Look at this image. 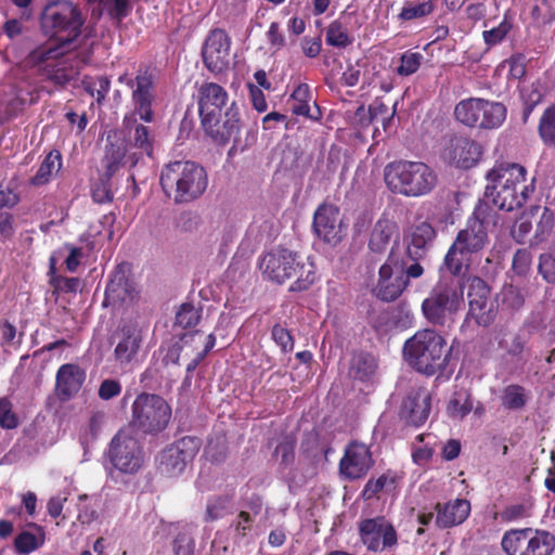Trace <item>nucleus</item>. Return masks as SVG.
Instances as JSON below:
<instances>
[{
	"label": "nucleus",
	"instance_id": "nucleus-8",
	"mask_svg": "<svg viewBox=\"0 0 555 555\" xmlns=\"http://www.w3.org/2000/svg\"><path fill=\"white\" fill-rule=\"evenodd\" d=\"M463 304V292L452 281L438 282L423 300L421 310L425 320L433 326L450 328Z\"/></svg>",
	"mask_w": 555,
	"mask_h": 555
},
{
	"label": "nucleus",
	"instance_id": "nucleus-15",
	"mask_svg": "<svg viewBox=\"0 0 555 555\" xmlns=\"http://www.w3.org/2000/svg\"><path fill=\"white\" fill-rule=\"evenodd\" d=\"M361 542L371 552H382L398 543V534L393 525L384 516L366 518L359 522Z\"/></svg>",
	"mask_w": 555,
	"mask_h": 555
},
{
	"label": "nucleus",
	"instance_id": "nucleus-6",
	"mask_svg": "<svg viewBox=\"0 0 555 555\" xmlns=\"http://www.w3.org/2000/svg\"><path fill=\"white\" fill-rule=\"evenodd\" d=\"M160 185L176 204H186L196 201L206 192L208 175L203 166L194 162L177 160L163 168Z\"/></svg>",
	"mask_w": 555,
	"mask_h": 555
},
{
	"label": "nucleus",
	"instance_id": "nucleus-27",
	"mask_svg": "<svg viewBox=\"0 0 555 555\" xmlns=\"http://www.w3.org/2000/svg\"><path fill=\"white\" fill-rule=\"evenodd\" d=\"M437 512L436 525L441 529L452 528L463 524L470 513V503L465 499H455L444 504L435 505Z\"/></svg>",
	"mask_w": 555,
	"mask_h": 555
},
{
	"label": "nucleus",
	"instance_id": "nucleus-31",
	"mask_svg": "<svg viewBox=\"0 0 555 555\" xmlns=\"http://www.w3.org/2000/svg\"><path fill=\"white\" fill-rule=\"evenodd\" d=\"M528 544L520 555H551L555 550V537L548 531L532 529Z\"/></svg>",
	"mask_w": 555,
	"mask_h": 555
},
{
	"label": "nucleus",
	"instance_id": "nucleus-9",
	"mask_svg": "<svg viewBox=\"0 0 555 555\" xmlns=\"http://www.w3.org/2000/svg\"><path fill=\"white\" fill-rule=\"evenodd\" d=\"M172 410L159 395L141 392L132 402L130 425L144 436L155 437L169 425Z\"/></svg>",
	"mask_w": 555,
	"mask_h": 555
},
{
	"label": "nucleus",
	"instance_id": "nucleus-18",
	"mask_svg": "<svg viewBox=\"0 0 555 555\" xmlns=\"http://www.w3.org/2000/svg\"><path fill=\"white\" fill-rule=\"evenodd\" d=\"M374 460L370 447L358 440L350 441L339 461V474L347 480L360 479L373 467Z\"/></svg>",
	"mask_w": 555,
	"mask_h": 555
},
{
	"label": "nucleus",
	"instance_id": "nucleus-22",
	"mask_svg": "<svg viewBox=\"0 0 555 555\" xmlns=\"http://www.w3.org/2000/svg\"><path fill=\"white\" fill-rule=\"evenodd\" d=\"M238 108L235 102L228 106L224 113H218L214 119L208 122L207 119H202V125L205 131L219 143H228L229 140L236 135L240 131V117Z\"/></svg>",
	"mask_w": 555,
	"mask_h": 555
},
{
	"label": "nucleus",
	"instance_id": "nucleus-7",
	"mask_svg": "<svg viewBox=\"0 0 555 555\" xmlns=\"http://www.w3.org/2000/svg\"><path fill=\"white\" fill-rule=\"evenodd\" d=\"M385 182L399 194L418 197L430 193L438 177L434 169L423 162H395L385 168Z\"/></svg>",
	"mask_w": 555,
	"mask_h": 555
},
{
	"label": "nucleus",
	"instance_id": "nucleus-57",
	"mask_svg": "<svg viewBox=\"0 0 555 555\" xmlns=\"http://www.w3.org/2000/svg\"><path fill=\"white\" fill-rule=\"evenodd\" d=\"M370 324L377 333H386L391 326L390 312L386 309L372 310L369 314Z\"/></svg>",
	"mask_w": 555,
	"mask_h": 555
},
{
	"label": "nucleus",
	"instance_id": "nucleus-20",
	"mask_svg": "<svg viewBox=\"0 0 555 555\" xmlns=\"http://www.w3.org/2000/svg\"><path fill=\"white\" fill-rule=\"evenodd\" d=\"M231 40L222 29H214L205 40L203 60L207 69L220 74L230 63Z\"/></svg>",
	"mask_w": 555,
	"mask_h": 555
},
{
	"label": "nucleus",
	"instance_id": "nucleus-39",
	"mask_svg": "<svg viewBox=\"0 0 555 555\" xmlns=\"http://www.w3.org/2000/svg\"><path fill=\"white\" fill-rule=\"evenodd\" d=\"M311 94L307 85H299L291 95V109L295 115L315 118L310 114Z\"/></svg>",
	"mask_w": 555,
	"mask_h": 555
},
{
	"label": "nucleus",
	"instance_id": "nucleus-64",
	"mask_svg": "<svg viewBox=\"0 0 555 555\" xmlns=\"http://www.w3.org/2000/svg\"><path fill=\"white\" fill-rule=\"evenodd\" d=\"M102 421H103V415L101 413L92 414L91 417L89 418L86 434L83 435V437H81V439H83V441H86V442L89 440L88 436H90V438L92 440L96 439L99 431L101 429V426H102Z\"/></svg>",
	"mask_w": 555,
	"mask_h": 555
},
{
	"label": "nucleus",
	"instance_id": "nucleus-23",
	"mask_svg": "<svg viewBox=\"0 0 555 555\" xmlns=\"http://www.w3.org/2000/svg\"><path fill=\"white\" fill-rule=\"evenodd\" d=\"M431 410V396L426 388L409 392L403 400L400 416L411 426L420 427L428 420Z\"/></svg>",
	"mask_w": 555,
	"mask_h": 555
},
{
	"label": "nucleus",
	"instance_id": "nucleus-26",
	"mask_svg": "<svg viewBox=\"0 0 555 555\" xmlns=\"http://www.w3.org/2000/svg\"><path fill=\"white\" fill-rule=\"evenodd\" d=\"M339 208L334 204H321L313 215V229L317 237L324 243L339 241Z\"/></svg>",
	"mask_w": 555,
	"mask_h": 555
},
{
	"label": "nucleus",
	"instance_id": "nucleus-55",
	"mask_svg": "<svg viewBox=\"0 0 555 555\" xmlns=\"http://www.w3.org/2000/svg\"><path fill=\"white\" fill-rule=\"evenodd\" d=\"M423 56L420 53L405 52L401 55V64L398 67V74L409 76L414 74L421 66Z\"/></svg>",
	"mask_w": 555,
	"mask_h": 555
},
{
	"label": "nucleus",
	"instance_id": "nucleus-37",
	"mask_svg": "<svg viewBox=\"0 0 555 555\" xmlns=\"http://www.w3.org/2000/svg\"><path fill=\"white\" fill-rule=\"evenodd\" d=\"M375 361L369 353H360L352 358L349 375L358 380H367L375 373Z\"/></svg>",
	"mask_w": 555,
	"mask_h": 555
},
{
	"label": "nucleus",
	"instance_id": "nucleus-24",
	"mask_svg": "<svg viewBox=\"0 0 555 555\" xmlns=\"http://www.w3.org/2000/svg\"><path fill=\"white\" fill-rule=\"evenodd\" d=\"M229 94L227 90L211 81H204L198 87V111L201 119H207L210 122L216 114L221 113L227 108Z\"/></svg>",
	"mask_w": 555,
	"mask_h": 555
},
{
	"label": "nucleus",
	"instance_id": "nucleus-12",
	"mask_svg": "<svg viewBox=\"0 0 555 555\" xmlns=\"http://www.w3.org/2000/svg\"><path fill=\"white\" fill-rule=\"evenodd\" d=\"M143 341L144 336L140 327L132 324L122 325L111 338V345L114 346L112 361L125 372L132 371L140 361Z\"/></svg>",
	"mask_w": 555,
	"mask_h": 555
},
{
	"label": "nucleus",
	"instance_id": "nucleus-49",
	"mask_svg": "<svg viewBox=\"0 0 555 555\" xmlns=\"http://www.w3.org/2000/svg\"><path fill=\"white\" fill-rule=\"evenodd\" d=\"M388 482L393 483L395 480L389 478L387 474H383L376 479H369L362 490V498L364 500H372L376 498L385 489Z\"/></svg>",
	"mask_w": 555,
	"mask_h": 555
},
{
	"label": "nucleus",
	"instance_id": "nucleus-61",
	"mask_svg": "<svg viewBox=\"0 0 555 555\" xmlns=\"http://www.w3.org/2000/svg\"><path fill=\"white\" fill-rule=\"evenodd\" d=\"M509 67V75L515 79H520L526 74V60L521 54L513 55L506 61Z\"/></svg>",
	"mask_w": 555,
	"mask_h": 555
},
{
	"label": "nucleus",
	"instance_id": "nucleus-17",
	"mask_svg": "<svg viewBox=\"0 0 555 555\" xmlns=\"http://www.w3.org/2000/svg\"><path fill=\"white\" fill-rule=\"evenodd\" d=\"M118 81L132 89L133 115L138 114L141 120L152 122L154 120L152 104L155 99L152 75L146 72L139 73L134 79H131L127 74H124L119 76Z\"/></svg>",
	"mask_w": 555,
	"mask_h": 555
},
{
	"label": "nucleus",
	"instance_id": "nucleus-32",
	"mask_svg": "<svg viewBox=\"0 0 555 555\" xmlns=\"http://www.w3.org/2000/svg\"><path fill=\"white\" fill-rule=\"evenodd\" d=\"M500 400L505 410L520 411L528 403L529 392L519 384H511L502 389Z\"/></svg>",
	"mask_w": 555,
	"mask_h": 555
},
{
	"label": "nucleus",
	"instance_id": "nucleus-14",
	"mask_svg": "<svg viewBox=\"0 0 555 555\" xmlns=\"http://www.w3.org/2000/svg\"><path fill=\"white\" fill-rule=\"evenodd\" d=\"M409 281L404 279V267L399 263L395 253H389L386 262L379 268L375 294L385 302L397 300L408 288Z\"/></svg>",
	"mask_w": 555,
	"mask_h": 555
},
{
	"label": "nucleus",
	"instance_id": "nucleus-46",
	"mask_svg": "<svg viewBox=\"0 0 555 555\" xmlns=\"http://www.w3.org/2000/svg\"><path fill=\"white\" fill-rule=\"evenodd\" d=\"M434 10L431 1L422 3L406 2L402 8L399 17L401 20L410 21L429 15Z\"/></svg>",
	"mask_w": 555,
	"mask_h": 555
},
{
	"label": "nucleus",
	"instance_id": "nucleus-60",
	"mask_svg": "<svg viewBox=\"0 0 555 555\" xmlns=\"http://www.w3.org/2000/svg\"><path fill=\"white\" fill-rule=\"evenodd\" d=\"M531 228V221L521 217L511 228V237L516 243H519L530 232Z\"/></svg>",
	"mask_w": 555,
	"mask_h": 555
},
{
	"label": "nucleus",
	"instance_id": "nucleus-59",
	"mask_svg": "<svg viewBox=\"0 0 555 555\" xmlns=\"http://www.w3.org/2000/svg\"><path fill=\"white\" fill-rule=\"evenodd\" d=\"M509 30V25L502 22L498 27L483 31L482 36L488 46H494L501 42Z\"/></svg>",
	"mask_w": 555,
	"mask_h": 555
},
{
	"label": "nucleus",
	"instance_id": "nucleus-58",
	"mask_svg": "<svg viewBox=\"0 0 555 555\" xmlns=\"http://www.w3.org/2000/svg\"><path fill=\"white\" fill-rule=\"evenodd\" d=\"M554 227V216L553 212L544 208L540 220L537 224V231H535V237L540 241H544L547 238L550 233L552 232V229Z\"/></svg>",
	"mask_w": 555,
	"mask_h": 555
},
{
	"label": "nucleus",
	"instance_id": "nucleus-56",
	"mask_svg": "<svg viewBox=\"0 0 555 555\" xmlns=\"http://www.w3.org/2000/svg\"><path fill=\"white\" fill-rule=\"evenodd\" d=\"M121 383L114 378H106L101 382L98 396L103 401H108L113 398L118 397L121 393Z\"/></svg>",
	"mask_w": 555,
	"mask_h": 555
},
{
	"label": "nucleus",
	"instance_id": "nucleus-33",
	"mask_svg": "<svg viewBox=\"0 0 555 555\" xmlns=\"http://www.w3.org/2000/svg\"><path fill=\"white\" fill-rule=\"evenodd\" d=\"M234 491H230L220 495H214L207 500L206 511L204 515L205 521H215L223 518L230 513L233 504Z\"/></svg>",
	"mask_w": 555,
	"mask_h": 555
},
{
	"label": "nucleus",
	"instance_id": "nucleus-11",
	"mask_svg": "<svg viewBox=\"0 0 555 555\" xmlns=\"http://www.w3.org/2000/svg\"><path fill=\"white\" fill-rule=\"evenodd\" d=\"M454 116L466 127L490 130L502 126L506 118V108L499 102L470 98L456 104Z\"/></svg>",
	"mask_w": 555,
	"mask_h": 555
},
{
	"label": "nucleus",
	"instance_id": "nucleus-52",
	"mask_svg": "<svg viewBox=\"0 0 555 555\" xmlns=\"http://www.w3.org/2000/svg\"><path fill=\"white\" fill-rule=\"evenodd\" d=\"M175 555H194L195 541L189 531L179 532L172 541Z\"/></svg>",
	"mask_w": 555,
	"mask_h": 555
},
{
	"label": "nucleus",
	"instance_id": "nucleus-28",
	"mask_svg": "<svg viewBox=\"0 0 555 555\" xmlns=\"http://www.w3.org/2000/svg\"><path fill=\"white\" fill-rule=\"evenodd\" d=\"M132 266L131 263L124 261L120 262L114 271L113 278L108 282L105 291L107 298L118 299L125 301L130 293V279Z\"/></svg>",
	"mask_w": 555,
	"mask_h": 555
},
{
	"label": "nucleus",
	"instance_id": "nucleus-53",
	"mask_svg": "<svg viewBox=\"0 0 555 555\" xmlns=\"http://www.w3.org/2000/svg\"><path fill=\"white\" fill-rule=\"evenodd\" d=\"M532 533V528H525L506 532L502 539V547L508 555H515L517 543L521 538L527 539Z\"/></svg>",
	"mask_w": 555,
	"mask_h": 555
},
{
	"label": "nucleus",
	"instance_id": "nucleus-43",
	"mask_svg": "<svg viewBox=\"0 0 555 555\" xmlns=\"http://www.w3.org/2000/svg\"><path fill=\"white\" fill-rule=\"evenodd\" d=\"M326 42L333 47L345 48L352 42V38L340 22L334 21L327 27Z\"/></svg>",
	"mask_w": 555,
	"mask_h": 555
},
{
	"label": "nucleus",
	"instance_id": "nucleus-38",
	"mask_svg": "<svg viewBox=\"0 0 555 555\" xmlns=\"http://www.w3.org/2000/svg\"><path fill=\"white\" fill-rule=\"evenodd\" d=\"M399 236V229L396 222L383 217L374 225L371 243H388L390 241L397 243Z\"/></svg>",
	"mask_w": 555,
	"mask_h": 555
},
{
	"label": "nucleus",
	"instance_id": "nucleus-62",
	"mask_svg": "<svg viewBox=\"0 0 555 555\" xmlns=\"http://www.w3.org/2000/svg\"><path fill=\"white\" fill-rule=\"evenodd\" d=\"M103 8L107 9L114 17L121 18L128 14L129 2L128 0H107Z\"/></svg>",
	"mask_w": 555,
	"mask_h": 555
},
{
	"label": "nucleus",
	"instance_id": "nucleus-21",
	"mask_svg": "<svg viewBox=\"0 0 555 555\" xmlns=\"http://www.w3.org/2000/svg\"><path fill=\"white\" fill-rule=\"evenodd\" d=\"M468 312L467 319L472 318L478 325L488 326L493 321V314L487 308L490 289L486 282L478 276H470L467 280Z\"/></svg>",
	"mask_w": 555,
	"mask_h": 555
},
{
	"label": "nucleus",
	"instance_id": "nucleus-40",
	"mask_svg": "<svg viewBox=\"0 0 555 555\" xmlns=\"http://www.w3.org/2000/svg\"><path fill=\"white\" fill-rule=\"evenodd\" d=\"M296 446V437L293 435H285L275 447L273 455L280 457V465L283 468H287L294 464Z\"/></svg>",
	"mask_w": 555,
	"mask_h": 555
},
{
	"label": "nucleus",
	"instance_id": "nucleus-36",
	"mask_svg": "<svg viewBox=\"0 0 555 555\" xmlns=\"http://www.w3.org/2000/svg\"><path fill=\"white\" fill-rule=\"evenodd\" d=\"M62 167V157L60 152H50L41 165L39 166L36 175L31 179L33 184L43 185L49 182L51 176L57 172Z\"/></svg>",
	"mask_w": 555,
	"mask_h": 555
},
{
	"label": "nucleus",
	"instance_id": "nucleus-10",
	"mask_svg": "<svg viewBox=\"0 0 555 555\" xmlns=\"http://www.w3.org/2000/svg\"><path fill=\"white\" fill-rule=\"evenodd\" d=\"M104 459L119 474L137 475L145 465V451L140 440L127 427L120 428L111 439Z\"/></svg>",
	"mask_w": 555,
	"mask_h": 555
},
{
	"label": "nucleus",
	"instance_id": "nucleus-47",
	"mask_svg": "<svg viewBox=\"0 0 555 555\" xmlns=\"http://www.w3.org/2000/svg\"><path fill=\"white\" fill-rule=\"evenodd\" d=\"M520 95L525 105L524 121H526L533 107L541 102L542 92L540 86L532 83L530 86L522 87Z\"/></svg>",
	"mask_w": 555,
	"mask_h": 555
},
{
	"label": "nucleus",
	"instance_id": "nucleus-50",
	"mask_svg": "<svg viewBox=\"0 0 555 555\" xmlns=\"http://www.w3.org/2000/svg\"><path fill=\"white\" fill-rule=\"evenodd\" d=\"M0 426L5 429L18 426V417L13 412V404L8 397H0Z\"/></svg>",
	"mask_w": 555,
	"mask_h": 555
},
{
	"label": "nucleus",
	"instance_id": "nucleus-30",
	"mask_svg": "<svg viewBox=\"0 0 555 555\" xmlns=\"http://www.w3.org/2000/svg\"><path fill=\"white\" fill-rule=\"evenodd\" d=\"M447 227L440 225L434 228L427 221H418L410 227L405 234V240L410 238L412 243H430L434 240L446 241L444 229Z\"/></svg>",
	"mask_w": 555,
	"mask_h": 555
},
{
	"label": "nucleus",
	"instance_id": "nucleus-54",
	"mask_svg": "<svg viewBox=\"0 0 555 555\" xmlns=\"http://www.w3.org/2000/svg\"><path fill=\"white\" fill-rule=\"evenodd\" d=\"M248 238L255 242H269L275 240L274 230L271 223L263 221L255 223L248 229Z\"/></svg>",
	"mask_w": 555,
	"mask_h": 555
},
{
	"label": "nucleus",
	"instance_id": "nucleus-4",
	"mask_svg": "<svg viewBox=\"0 0 555 555\" xmlns=\"http://www.w3.org/2000/svg\"><path fill=\"white\" fill-rule=\"evenodd\" d=\"M402 352L412 369L430 377L446 371L452 347L435 328H422L404 341Z\"/></svg>",
	"mask_w": 555,
	"mask_h": 555
},
{
	"label": "nucleus",
	"instance_id": "nucleus-51",
	"mask_svg": "<svg viewBox=\"0 0 555 555\" xmlns=\"http://www.w3.org/2000/svg\"><path fill=\"white\" fill-rule=\"evenodd\" d=\"M271 337L281 348L282 352L288 353L293 351L295 344L294 337L291 332L281 324L273 325L271 330Z\"/></svg>",
	"mask_w": 555,
	"mask_h": 555
},
{
	"label": "nucleus",
	"instance_id": "nucleus-2",
	"mask_svg": "<svg viewBox=\"0 0 555 555\" xmlns=\"http://www.w3.org/2000/svg\"><path fill=\"white\" fill-rule=\"evenodd\" d=\"M83 22L79 8L70 1L63 0L48 4L41 15L42 30L46 35L61 41L62 47L53 42L39 47L30 53V61L39 64L62 55L63 47L80 36Z\"/></svg>",
	"mask_w": 555,
	"mask_h": 555
},
{
	"label": "nucleus",
	"instance_id": "nucleus-5",
	"mask_svg": "<svg viewBox=\"0 0 555 555\" xmlns=\"http://www.w3.org/2000/svg\"><path fill=\"white\" fill-rule=\"evenodd\" d=\"M304 267L297 260V254L283 245H272L258 259V268L266 281L282 285L298 275L288 288L292 293L308 291L315 282V272L308 270L304 275Z\"/></svg>",
	"mask_w": 555,
	"mask_h": 555
},
{
	"label": "nucleus",
	"instance_id": "nucleus-29",
	"mask_svg": "<svg viewBox=\"0 0 555 555\" xmlns=\"http://www.w3.org/2000/svg\"><path fill=\"white\" fill-rule=\"evenodd\" d=\"M426 245H393L390 253H395L399 263L404 267V279H418L424 273L420 262L414 261L413 254H418Z\"/></svg>",
	"mask_w": 555,
	"mask_h": 555
},
{
	"label": "nucleus",
	"instance_id": "nucleus-34",
	"mask_svg": "<svg viewBox=\"0 0 555 555\" xmlns=\"http://www.w3.org/2000/svg\"><path fill=\"white\" fill-rule=\"evenodd\" d=\"M29 526L35 528L39 532V535L29 531L20 532L14 539V548L17 554H29L40 548L46 542L43 528L34 522L29 524Z\"/></svg>",
	"mask_w": 555,
	"mask_h": 555
},
{
	"label": "nucleus",
	"instance_id": "nucleus-16",
	"mask_svg": "<svg viewBox=\"0 0 555 555\" xmlns=\"http://www.w3.org/2000/svg\"><path fill=\"white\" fill-rule=\"evenodd\" d=\"M498 215L487 204H479L466 228L457 233L454 243H486L495 232Z\"/></svg>",
	"mask_w": 555,
	"mask_h": 555
},
{
	"label": "nucleus",
	"instance_id": "nucleus-13",
	"mask_svg": "<svg viewBox=\"0 0 555 555\" xmlns=\"http://www.w3.org/2000/svg\"><path fill=\"white\" fill-rule=\"evenodd\" d=\"M202 447L197 437L184 436L164 449L158 459V469L169 477L180 475L191 463Z\"/></svg>",
	"mask_w": 555,
	"mask_h": 555
},
{
	"label": "nucleus",
	"instance_id": "nucleus-41",
	"mask_svg": "<svg viewBox=\"0 0 555 555\" xmlns=\"http://www.w3.org/2000/svg\"><path fill=\"white\" fill-rule=\"evenodd\" d=\"M301 450L304 453L312 456H317L319 453H324L326 455L330 451V447L321 437L320 433L313 429L304 435Z\"/></svg>",
	"mask_w": 555,
	"mask_h": 555
},
{
	"label": "nucleus",
	"instance_id": "nucleus-42",
	"mask_svg": "<svg viewBox=\"0 0 555 555\" xmlns=\"http://www.w3.org/2000/svg\"><path fill=\"white\" fill-rule=\"evenodd\" d=\"M472 409L473 402L467 392H456L448 403V413L452 417L463 418Z\"/></svg>",
	"mask_w": 555,
	"mask_h": 555
},
{
	"label": "nucleus",
	"instance_id": "nucleus-44",
	"mask_svg": "<svg viewBox=\"0 0 555 555\" xmlns=\"http://www.w3.org/2000/svg\"><path fill=\"white\" fill-rule=\"evenodd\" d=\"M201 320V310L196 309L192 304H182L176 313L175 324L182 328H190Z\"/></svg>",
	"mask_w": 555,
	"mask_h": 555
},
{
	"label": "nucleus",
	"instance_id": "nucleus-1",
	"mask_svg": "<svg viewBox=\"0 0 555 555\" xmlns=\"http://www.w3.org/2000/svg\"><path fill=\"white\" fill-rule=\"evenodd\" d=\"M125 134L119 130L109 131L103 158L105 175L113 177L121 167H134L144 156H152L154 138L147 126L139 124L133 114L122 119Z\"/></svg>",
	"mask_w": 555,
	"mask_h": 555
},
{
	"label": "nucleus",
	"instance_id": "nucleus-45",
	"mask_svg": "<svg viewBox=\"0 0 555 555\" xmlns=\"http://www.w3.org/2000/svg\"><path fill=\"white\" fill-rule=\"evenodd\" d=\"M228 447L223 438L210 439L204 449V457L212 464H220L225 461Z\"/></svg>",
	"mask_w": 555,
	"mask_h": 555
},
{
	"label": "nucleus",
	"instance_id": "nucleus-25",
	"mask_svg": "<svg viewBox=\"0 0 555 555\" xmlns=\"http://www.w3.org/2000/svg\"><path fill=\"white\" fill-rule=\"evenodd\" d=\"M86 379V372L74 363L62 364L55 376V396L67 401L77 395Z\"/></svg>",
	"mask_w": 555,
	"mask_h": 555
},
{
	"label": "nucleus",
	"instance_id": "nucleus-63",
	"mask_svg": "<svg viewBox=\"0 0 555 555\" xmlns=\"http://www.w3.org/2000/svg\"><path fill=\"white\" fill-rule=\"evenodd\" d=\"M503 301L513 309H519L525 302V298L520 291L514 286L506 288L503 293Z\"/></svg>",
	"mask_w": 555,
	"mask_h": 555
},
{
	"label": "nucleus",
	"instance_id": "nucleus-3",
	"mask_svg": "<svg viewBox=\"0 0 555 555\" xmlns=\"http://www.w3.org/2000/svg\"><path fill=\"white\" fill-rule=\"evenodd\" d=\"M486 195L501 210L520 208L532 186L527 184V170L516 163H496L486 176Z\"/></svg>",
	"mask_w": 555,
	"mask_h": 555
},
{
	"label": "nucleus",
	"instance_id": "nucleus-48",
	"mask_svg": "<svg viewBox=\"0 0 555 555\" xmlns=\"http://www.w3.org/2000/svg\"><path fill=\"white\" fill-rule=\"evenodd\" d=\"M539 130L544 142L555 145V106L544 112Z\"/></svg>",
	"mask_w": 555,
	"mask_h": 555
},
{
	"label": "nucleus",
	"instance_id": "nucleus-19",
	"mask_svg": "<svg viewBox=\"0 0 555 555\" xmlns=\"http://www.w3.org/2000/svg\"><path fill=\"white\" fill-rule=\"evenodd\" d=\"M482 154L483 147L479 142L469 137L456 135L447 142L442 157L457 168L469 169L479 163Z\"/></svg>",
	"mask_w": 555,
	"mask_h": 555
},
{
	"label": "nucleus",
	"instance_id": "nucleus-35",
	"mask_svg": "<svg viewBox=\"0 0 555 555\" xmlns=\"http://www.w3.org/2000/svg\"><path fill=\"white\" fill-rule=\"evenodd\" d=\"M482 245H451L444 264L453 275H460L464 266V258L469 253L478 251Z\"/></svg>",
	"mask_w": 555,
	"mask_h": 555
}]
</instances>
